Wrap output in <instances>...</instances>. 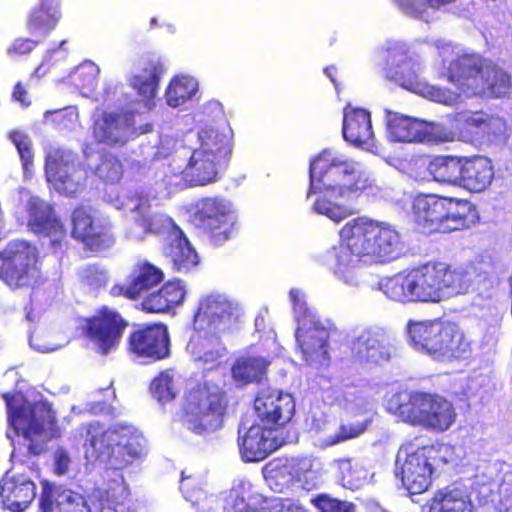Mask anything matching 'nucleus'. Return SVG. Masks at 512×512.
<instances>
[{"label":"nucleus","mask_w":512,"mask_h":512,"mask_svg":"<svg viewBox=\"0 0 512 512\" xmlns=\"http://www.w3.org/2000/svg\"><path fill=\"white\" fill-rule=\"evenodd\" d=\"M371 188L359 163L341 154L323 150L310 162L306 197L315 194L313 211L336 223L351 216L349 203Z\"/></svg>","instance_id":"f257e3e1"},{"label":"nucleus","mask_w":512,"mask_h":512,"mask_svg":"<svg viewBox=\"0 0 512 512\" xmlns=\"http://www.w3.org/2000/svg\"><path fill=\"white\" fill-rule=\"evenodd\" d=\"M340 245L329 252L336 274L344 276L359 263L379 264L396 258L400 235L390 225L359 216L339 231Z\"/></svg>","instance_id":"f03ea898"},{"label":"nucleus","mask_w":512,"mask_h":512,"mask_svg":"<svg viewBox=\"0 0 512 512\" xmlns=\"http://www.w3.org/2000/svg\"><path fill=\"white\" fill-rule=\"evenodd\" d=\"M466 272L442 261H428L384 279L380 288L400 303H438L467 287Z\"/></svg>","instance_id":"7ed1b4c3"},{"label":"nucleus","mask_w":512,"mask_h":512,"mask_svg":"<svg viewBox=\"0 0 512 512\" xmlns=\"http://www.w3.org/2000/svg\"><path fill=\"white\" fill-rule=\"evenodd\" d=\"M407 331L411 342L436 361L451 363L472 357L473 342L454 321L443 318L410 320Z\"/></svg>","instance_id":"20e7f679"},{"label":"nucleus","mask_w":512,"mask_h":512,"mask_svg":"<svg viewBox=\"0 0 512 512\" xmlns=\"http://www.w3.org/2000/svg\"><path fill=\"white\" fill-rule=\"evenodd\" d=\"M388 410L410 425L434 432L448 430L457 417L449 400L427 392L399 391L388 400Z\"/></svg>","instance_id":"39448f33"},{"label":"nucleus","mask_w":512,"mask_h":512,"mask_svg":"<svg viewBox=\"0 0 512 512\" xmlns=\"http://www.w3.org/2000/svg\"><path fill=\"white\" fill-rule=\"evenodd\" d=\"M228 407L225 390L206 383L197 384L185 392L179 420L195 434L215 432L222 428Z\"/></svg>","instance_id":"423d86ee"},{"label":"nucleus","mask_w":512,"mask_h":512,"mask_svg":"<svg viewBox=\"0 0 512 512\" xmlns=\"http://www.w3.org/2000/svg\"><path fill=\"white\" fill-rule=\"evenodd\" d=\"M88 434L90 446L106 456L111 469L123 470L141 456L142 436L132 425L116 424L100 432L98 425L91 424Z\"/></svg>","instance_id":"0eeeda50"},{"label":"nucleus","mask_w":512,"mask_h":512,"mask_svg":"<svg viewBox=\"0 0 512 512\" xmlns=\"http://www.w3.org/2000/svg\"><path fill=\"white\" fill-rule=\"evenodd\" d=\"M6 404L9 425L30 441L28 450L33 455L42 449L33 442V437L52 430L56 425V415L51 405L45 401L29 402L22 395L11 392L2 394Z\"/></svg>","instance_id":"6e6552de"},{"label":"nucleus","mask_w":512,"mask_h":512,"mask_svg":"<svg viewBox=\"0 0 512 512\" xmlns=\"http://www.w3.org/2000/svg\"><path fill=\"white\" fill-rule=\"evenodd\" d=\"M193 221L212 246L219 247L238 234L232 204L219 196L203 197L194 205Z\"/></svg>","instance_id":"1a4fd4ad"},{"label":"nucleus","mask_w":512,"mask_h":512,"mask_svg":"<svg viewBox=\"0 0 512 512\" xmlns=\"http://www.w3.org/2000/svg\"><path fill=\"white\" fill-rule=\"evenodd\" d=\"M193 221L212 246L219 247L238 234L232 204L219 196L203 197L194 205Z\"/></svg>","instance_id":"9d476101"},{"label":"nucleus","mask_w":512,"mask_h":512,"mask_svg":"<svg viewBox=\"0 0 512 512\" xmlns=\"http://www.w3.org/2000/svg\"><path fill=\"white\" fill-rule=\"evenodd\" d=\"M37 249L26 241H11L0 251V280L11 290L32 286L39 274Z\"/></svg>","instance_id":"9b49d317"},{"label":"nucleus","mask_w":512,"mask_h":512,"mask_svg":"<svg viewBox=\"0 0 512 512\" xmlns=\"http://www.w3.org/2000/svg\"><path fill=\"white\" fill-rule=\"evenodd\" d=\"M128 326V320L120 311L102 305L84 319L81 330L95 352L107 356L118 349Z\"/></svg>","instance_id":"f8f14e48"},{"label":"nucleus","mask_w":512,"mask_h":512,"mask_svg":"<svg viewBox=\"0 0 512 512\" xmlns=\"http://www.w3.org/2000/svg\"><path fill=\"white\" fill-rule=\"evenodd\" d=\"M127 352L148 362L164 360L170 355V336L164 323H143L133 327L126 340Z\"/></svg>","instance_id":"ddd939ff"},{"label":"nucleus","mask_w":512,"mask_h":512,"mask_svg":"<svg viewBox=\"0 0 512 512\" xmlns=\"http://www.w3.org/2000/svg\"><path fill=\"white\" fill-rule=\"evenodd\" d=\"M238 317L237 307L232 301L221 294L211 293L199 299L192 324L198 332L225 333L233 328Z\"/></svg>","instance_id":"4468645a"},{"label":"nucleus","mask_w":512,"mask_h":512,"mask_svg":"<svg viewBox=\"0 0 512 512\" xmlns=\"http://www.w3.org/2000/svg\"><path fill=\"white\" fill-rule=\"evenodd\" d=\"M165 278L164 271L146 259L136 261L125 283H116L110 290V296L136 301L144 299L154 288L159 286Z\"/></svg>","instance_id":"2eb2a0df"},{"label":"nucleus","mask_w":512,"mask_h":512,"mask_svg":"<svg viewBox=\"0 0 512 512\" xmlns=\"http://www.w3.org/2000/svg\"><path fill=\"white\" fill-rule=\"evenodd\" d=\"M450 204H456L462 208L470 207V202L464 199L429 193H419L414 196L411 211L415 229L426 236L436 234L439 223L445 215V207Z\"/></svg>","instance_id":"dca6fc26"},{"label":"nucleus","mask_w":512,"mask_h":512,"mask_svg":"<svg viewBox=\"0 0 512 512\" xmlns=\"http://www.w3.org/2000/svg\"><path fill=\"white\" fill-rule=\"evenodd\" d=\"M254 409L263 426L276 430L291 421L295 414V401L289 393L263 388L256 395Z\"/></svg>","instance_id":"f3484780"},{"label":"nucleus","mask_w":512,"mask_h":512,"mask_svg":"<svg viewBox=\"0 0 512 512\" xmlns=\"http://www.w3.org/2000/svg\"><path fill=\"white\" fill-rule=\"evenodd\" d=\"M296 340L308 364L322 363L328 359L329 331L314 314L298 317Z\"/></svg>","instance_id":"a211bd4d"},{"label":"nucleus","mask_w":512,"mask_h":512,"mask_svg":"<svg viewBox=\"0 0 512 512\" xmlns=\"http://www.w3.org/2000/svg\"><path fill=\"white\" fill-rule=\"evenodd\" d=\"M488 60L476 53H463L452 59L446 67V77L459 94L475 97L479 91V80L482 77Z\"/></svg>","instance_id":"6ab92c4d"},{"label":"nucleus","mask_w":512,"mask_h":512,"mask_svg":"<svg viewBox=\"0 0 512 512\" xmlns=\"http://www.w3.org/2000/svg\"><path fill=\"white\" fill-rule=\"evenodd\" d=\"M71 235L82 242L90 251H102L113 245L115 239L110 226L95 223L91 210L84 206L76 207L71 214Z\"/></svg>","instance_id":"aec40b11"},{"label":"nucleus","mask_w":512,"mask_h":512,"mask_svg":"<svg viewBox=\"0 0 512 512\" xmlns=\"http://www.w3.org/2000/svg\"><path fill=\"white\" fill-rule=\"evenodd\" d=\"M165 70L164 62L159 56L145 55L139 59L138 71L128 80L129 86L138 96V101L148 109L155 105L154 100Z\"/></svg>","instance_id":"412c9836"},{"label":"nucleus","mask_w":512,"mask_h":512,"mask_svg":"<svg viewBox=\"0 0 512 512\" xmlns=\"http://www.w3.org/2000/svg\"><path fill=\"white\" fill-rule=\"evenodd\" d=\"M40 512H91L85 496L57 485L49 480L41 481L39 496Z\"/></svg>","instance_id":"4be33fe9"},{"label":"nucleus","mask_w":512,"mask_h":512,"mask_svg":"<svg viewBox=\"0 0 512 512\" xmlns=\"http://www.w3.org/2000/svg\"><path fill=\"white\" fill-rule=\"evenodd\" d=\"M36 484L25 475L5 473L0 479V503L3 509L23 512L36 497Z\"/></svg>","instance_id":"5701e85b"},{"label":"nucleus","mask_w":512,"mask_h":512,"mask_svg":"<svg viewBox=\"0 0 512 512\" xmlns=\"http://www.w3.org/2000/svg\"><path fill=\"white\" fill-rule=\"evenodd\" d=\"M163 254L172 263L173 269L180 273L191 271L200 262L195 248L177 225H173L169 231Z\"/></svg>","instance_id":"b1692460"},{"label":"nucleus","mask_w":512,"mask_h":512,"mask_svg":"<svg viewBox=\"0 0 512 512\" xmlns=\"http://www.w3.org/2000/svg\"><path fill=\"white\" fill-rule=\"evenodd\" d=\"M227 164L209 153L194 149L181 174L190 186H205L219 178L220 170Z\"/></svg>","instance_id":"393cba45"},{"label":"nucleus","mask_w":512,"mask_h":512,"mask_svg":"<svg viewBox=\"0 0 512 512\" xmlns=\"http://www.w3.org/2000/svg\"><path fill=\"white\" fill-rule=\"evenodd\" d=\"M494 165L483 155L464 156L459 187L472 193L485 191L493 182Z\"/></svg>","instance_id":"a878e982"},{"label":"nucleus","mask_w":512,"mask_h":512,"mask_svg":"<svg viewBox=\"0 0 512 512\" xmlns=\"http://www.w3.org/2000/svg\"><path fill=\"white\" fill-rule=\"evenodd\" d=\"M428 512H474L471 496L464 485L452 482L433 492Z\"/></svg>","instance_id":"bb28decb"},{"label":"nucleus","mask_w":512,"mask_h":512,"mask_svg":"<svg viewBox=\"0 0 512 512\" xmlns=\"http://www.w3.org/2000/svg\"><path fill=\"white\" fill-rule=\"evenodd\" d=\"M186 297V289L181 280H169L144 297L141 309L147 313L164 314L181 306Z\"/></svg>","instance_id":"cd10ccee"},{"label":"nucleus","mask_w":512,"mask_h":512,"mask_svg":"<svg viewBox=\"0 0 512 512\" xmlns=\"http://www.w3.org/2000/svg\"><path fill=\"white\" fill-rule=\"evenodd\" d=\"M433 467L423 452L409 454L401 466L403 486L412 495L424 493L431 485Z\"/></svg>","instance_id":"c85d7f7f"},{"label":"nucleus","mask_w":512,"mask_h":512,"mask_svg":"<svg viewBox=\"0 0 512 512\" xmlns=\"http://www.w3.org/2000/svg\"><path fill=\"white\" fill-rule=\"evenodd\" d=\"M342 133L344 139L356 147L370 149L375 146L371 116L366 109L345 110Z\"/></svg>","instance_id":"c756f323"},{"label":"nucleus","mask_w":512,"mask_h":512,"mask_svg":"<svg viewBox=\"0 0 512 512\" xmlns=\"http://www.w3.org/2000/svg\"><path fill=\"white\" fill-rule=\"evenodd\" d=\"M132 113L105 112L93 125V135L98 142L107 145H123L127 141Z\"/></svg>","instance_id":"7c9ffc66"},{"label":"nucleus","mask_w":512,"mask_h":512,"mask_svg":"<svg viewBox=\"0 0 512 512\" xmlns=\"http://www.w3.org/2000/svg\"><path fill=\"white\" fill-rule=\"evenodd\" d=\"M28 227L38 236L49 237L53 245L66 237L63 223L56 217L51 206L34 203L29 208Z\"/></svg>","instance_id":"2f4dec72"},{"label":"nucleus","mask_w":512,"mask_h":512,"mask_svg":"<svg viewBox=\"0 0 512 512\" xmlns=\"http://www.w3.org/2000/svg\"><path fill=\"white\" fill-rule=\"evenodd\" d=\"M61 6L62 0H38L26 15L27 31L32 35L53 31L62 18Z\"/></svg>","instance_id":"473e14b6"},{"label":"nucleus","mask_w":512,"mask_h":512,"mask_svg":"<svg viewBox=\"0 0 512 512\" xmlns=\"http://www.w3.org/2000/svg\"><path fill=\"white\" fill-rule=\"evenodd\" d=\"M242 458L246 462H258L268 457L275 445L270 430L262 424L251 425L238 439Z\"/></svg>","instance_id":"72a5a7b5"},{"label":"nucleus","mask_w":512,"mask_h":512,"mask_svg":"<svg viewBox=\"0 0 512 512\" xmlns=\"http://www.w3.org/2000/svg\"><path fill=\"white\" fill-rule=\"evenodd\" d=\"M386 127L394 142H424L429 138L425 122L397 112L387 113Z\"/></svg>","instance_id":"f704fd0d"},{"label":"nucleus","mask_w":512,"mask_h":512,"mask_svg":"<svg viewBox=\"0 0 512 512\" xmlns=\"http://www.w3.org/2000/svg\"><path fill=\"white\" fill-rule=\"evenodd\" d=\"M479 91L475 97L498 99L512 94V77L497 64L488 61L484 73L479 80Z\"/></svg>","instance_id":"c9c22d12"},{"label":"nucleus","mask_w":512,"mask_h":512,"mask_svg":"<svg viewBox=\"0 0 512 512\" xmlns=\"http://www.w3.org/2000/svg\"><path fill=\"white\" fill-rule=\"evenodd\" d=\"M351 353L359 363L379 362L387 358L386 339L383 333L364 330L351 344Z\"/></svg>","instance_id":"e433bc0d"},{"label":"nucleus","mask_w":512,"mask_h":512,"mask_svg":"<svg viewBox=\"0 0 512 512\" xmlns=\"http://www.w3.org/2000/svg\"><path fill=\"white\" fill-rule=\"evenodd\" d=\"M269 364L263 357L243 355L232 364L231 375L239 386L259 383L266 377Z\"/></svg>","instance_id":"4c0bfd02"},{"label":"nucleus","mask_w":512,"mask_h":512,"mask_svg":"<svg viewBox=\"0 0 512 512\" xmlns=\"http://www.w3.org/2000/svg\"><path fill=\"white\" fill-rule=\"evenodd\" d=\"M464 156L437 155L430 159L427 171L433 180L459 187Z\"/></svg>","instance_id":"58836bf2"},{"label":"nucleus","mask_w":512,"mask_h":512,"mask_svg":"<svg viewBox=\"0 0 512 512\" xmlns=\"http://www.w3.org/2000/svg\"><path fill=\"white\" fill-rule=\"evenodd\" d=\"M95 496L102 509H111L114 512H134V503L129 488L122 478L109 482L105 489H98Z\"/></svg>","instance_id":"ea45409f"},{"label":"nucleus","mask_w":512,"mask_h":512,"mask_svg":"<svg viewBox=\"0 0 512 512\" xmlns=\"http://www.w3.org/2000/svg\"><path fill=\"white\" fill-rule=\"evenodd\" d=\"M199 146L196 150H202L217 157V160L228 164L231 156V136L220 132L214 127L202 128L198 133Z\"/></svg>","instance_id":"a19ab883"},{"label":"nucleus","mask_w":512,"mask_h":512,"mask_svg":"<svg viewBox=\"0 0 512 512\" xmlns=\"http://www.w3.org/2000/svg\"><path fill=\"white\" fill-rule=\"evenodd\" d=\"M197 92L196 82L189 77L173 78L166 89V100L170 107L183 105Z\"/></svg>","instance_id":"79ce46f5"},{"label":"nucleus","mask_w":512,"mask_h":512,"mask_svg":"<svg viewBox=\"0 0 512 512\" xmlns=\"http://www.w3.org/2000/svg\"><path fill=\"white\" fill-rule=\"evenodd\" d=\"M81 170L78 164H74L71 167L58 168L55 178L51 175H46V178L57 191L71 196L82 186L81 177L77 176Z\"/></svg>","instance_id":"37998d69"},{"label":"nucleus","mask_w":512,"mask_h":512,"mask_svg":"<svg viewBox=\"0 0 512 512\" xmlns=\"http://www.w3.org/2000/svg\"><path fill=\"white\" fill-rule=\"evenodd\" d=\"M471 207V204L469 208L458 207L456 204L447 205L445 207V215H443L439 223L436 234H446L468 228L470 220L466 212H470Z\"/></svg>","instance_id":"c03bdc74"},{"label":"nucleus","mask_w":512,"mask_h":512,"mask_svg":"<svg viewBox=\"0 0 512 512\" xmlns=\"http://www.w3.org/2000/svg\"><path fill=\"white\" fill-rule=\"evenodd\" d=\"M341 485L350 490L360 489L368 479V471L360 464H352L349 459L339 460Z\"/></svg>","instance_id":"a18cd8bd"},{"label":"nucleus","mask_w":512,"mask_h":512,"mask_svg":"<svg viewBox=\"0 0 512 512\" xmlns=\"http://www.w3.org/2000/svg\"><path fill=\"white\" fill-rule=\"evenodd\" d=\"M224 510L226 512H306L304 507L295 503L282 504L279 509L274 511L249 508L245 498L236 490H231L226 496Z\"/></svg>","instance_id":"49530a36"},{"label":"nucleus","mask_w":512,"mask_h":512,"mask_svg":"<svg viewBox=\"0 0 512 512\" xmlns=\"http://www.w3.org/2000/svg\"><path fill=\"white\" fill-rule=\"evenodd\" d=\"M371 423V418H365L361 421L341 423L337 431L327 438L326 443L329 446H333L341 442L357 438L368 429Z\"/></svg>","instance_id":"de8ad7c7"},{"label":"nucleus","mask_w":512,"mask_h":512,"mask_svg":"<svg viewBox=\"0 0 512 512\" xmlns=\"http://www.w3.org/2000/svg\"><path fill=\"white\" fill-rule=\"evenodd\" d=\"M151 394L160 402L171 401L176 397L173 377L168 371L160 372L151 382Z\"/></svg>","instance_id":"09e8293b"},{"label":"nucleus","mask_w":512,"mask_h":512,"mask_svg":"<svg viewBox=\"0 0 512 512\" xmlns=\"http://www.w3.org/2000/svg\"><path fill=\"white\" fill-rule=\"evenodd\" d=\"M96 173L104 182L114 183L122 177V164L116 156L105 154L97 165Z\"/></svg>","instance_id":"8fccbe9b"},{"label":"nucleus","mask_w":512,"mask_h":512,"mask_svg":"<svg viewBox=\"0 0 512 512\" xmlns=\"http://www.w3.org/2000/svg\"><path fill=\"white\" fill-rule=\"evenodd\" d=\"M9 138L17 148L24 171H29L34 160L32 142L29 136L21 131L15 130L10 132Z\"/></svg>","instance_id":"3c124183"},{"label":"nucleus","mask_w":512,"mask_h":512,"mask_svg":"<svg viewBox=\"0 0 512 512\" xmlns=\"http://www.w3.org/2000/svg\"><path fill=\"white\" fill-rule=\"evenodd\" d=\"M311 503L320 512H354L355 510L353 503L331 497L325 493L313 497Z\"/></svg>","instance_id":"603ef678"},{"label":"nucleus","mask_w":512,"mask_h":512,"mask_svg":"<svg viewBox=\"0 0 512 512\" xmlns=\"http://www.w3.org/2000/svg\"><path fill=\"white\" fill-rule=\"evenodd\" d=\"M76 164L72 153L54 149L46 155L45 174L55 178L58 168L71 167Z\"/></svg>","instance_id":"864d4df0"},{"label":"nucleus","mask_w":512,"mask_h":512,"mask_svg":"<svg viewBox=\"0 0 512 512\" xmlns=\"http://www.w3.org/2000/svg\"><path fill=\"white\" fill-rule=\"evenodd\" d=\"M46 121H51L59 129L71 127L77 119V113L69 108L46 111L44 113Z\"/></svg>","instance_id":"5fc2aeb1"},{"label":"nucleus","mask_w":512,"mask_h":512,"mask_svg":"<svg viewBox=\"0 0 512 512\" xmlns=\"http://www.w3.org/2000/svg\"><path fill=\"white\" fill-rule=\"evenodd\" d=\"M81 280L93 288H100L107 282V272L97 265H88L81 272Z\"/></svg>","instance_id":"6e6d98bb"},{"label":"nucleus","mask_w":512,"mask_h":512,"mask_svg":"<svg viewBox=\"0 0 512 512\" xmlns=\"http://www.w3.org/2000/svg\"><path fill=\"white\" fill-rule=\"evenodd\" d=\"M38 45V41L31 38L19 37L16 38L7 48V53L10 56H21L30 53Z\"/></svg>","instance_id":"4d7b16f0"},{"label":"nucleus","mask_w":512,"mask_h":512,"mask_svg":"<svg viewBox=\"0 0 512 512\" xmlns=\"http://www.w3.org/2000/svg\"><path fill=\"white\" fill-rule=\"evenodd\" d=\"M223 353L220 349H209L200 353L196 357V361L199 362L205 369L212 370L219 366L220 358Z\"/></svg>","instance_id":"13d9d810"},{"label":"nucleus","mask_w":512,"mask_h":512,"mask_svg":"<svg viewBox=\"0 0 512 512\" xmlns=\"http://www.w3.org/2000/svg\"><path fill=\"white\" fill-rule=\"evenodd\" d=\"M11 99L19 103L22 108H28L32 103L28 89L22 82H17L14 85Z\"/></svg>","instance_id":"bf43d9fd"},{"label":"nucleus","mask_w":512,"mask_h":512,"mask_svg":"<svg viewBox=\"0 0 512 512\" xmlns=\"http://www.w3.org/2000/svg\"><path fill=\"white\" fill-rule=\"evenodd\" d=\"M70 457L66 450L58 449L54 455V473L58 476L65 475L69 470Z\"/></svg>","instance_id":"052dcab7"},{"label":"nucleus","mask_w":512,"mask_h":512,"mask_svg":"<svg viewBox=\"0 0 512 512\" xmlns=\"http://www.w3.org/2000/svg\"><path fill=\"white\" fill-rule=\"evenodd\" d=\"M289 296L293 303L294 311L297 314V318L301 315H304V313H306V315L313 314L306 307V303L303 301L302 295H301V292L299 289H296V288L291 289L289 292Z\"/></svg>","instance_id":"680f3d73"},{"label":"nucleus","mask_w":512,"mask_h":512,"mask_svg":"<svg viewBox=\"0 0 512 512\" xmlns=\"http://www.w3.org/2000/svg\"><path fill=\"white\" fill-rule=\"evenodd\" d=\"M137 222L146 233H153L156 231L154 220L150 215H142L138 217Z\"/></svg>","instance_id":"e2e57ef3"},{"label":"nucleus","mask_w":512,"mask_h":512,"mask_svg":"<svg viewBox=\"0 0 512 512\" xmlns=\"http://www.w3.org/2000/svg\"><path fill=\"white\" fill-rule=\"evenodd\" d=\"M324 72L327 75V77H329V79L332 81V83L336 86L337 85V81H336L337 68L335 66L331 65V66L326 67L324 69Z\"/></svg>","instance_id":"0e129e2a"},{"label":"nucleus","mask_w":512,"mask_h":512,"mask_svg":"<svg viewBox=\"0 0 512 512\" xmlns=\"http://www.w3.org/2000/svg\"><path fill=\"white\" fill-rule=\"evenodd\" d=\"M396 4L405 11L414 9V3L412 0H394Z\"/></svg>","instance_id":"69168bd1"},{"label":"nucleus","mask_w":512,"mask_h":512,"mask_svg":"<svg viewBox=\"0 0 512 512\" xmlns=\"http://www.w3.org/2000/svg\"><path fill=\"white\" fill-rule=\"evenodd\" d=\"M188 479H190V476H186L185 472L183 471L182 476H181V489H182L183 493L186 495H188L190 492V487L186 483V480H188Z\"/></svg>","instance_id":"338daca9"},{"label":"nucleus","mask_w":512,"mask_h":512,"mask_svg":"<svg viewBox=\"0 0 512 512\" xmlns=\"http://www.w3.org/2000/svg\"><path fill=\"white\" fill-rule=\"evenodd\" d=\"M150 204L147 198H140L139 203L135 206V210L143 208L144 210L149 209Z\"/></svg>","instance_id":"774afa93"}]
</instances>
